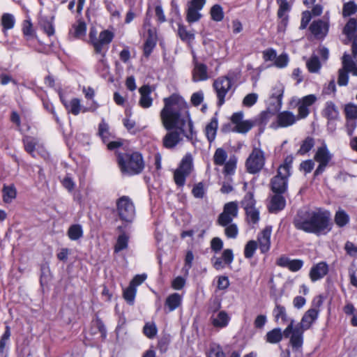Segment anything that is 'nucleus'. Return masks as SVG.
Returning <instances> with one entry per match:
<instances>
[{
  "label": "nucleus",
  "mask_w": 357,
  "mask_h": 357,
  "mask_svg": "<svg viewBox=\"0 0 357 357\" xmlns=\"http://www.w3.org/2000/svg\"><path fill=\"white\" fill-rule=\"evenodd\" d=\"M255 204L256 201L254 198V195L251 192H247L241 201V205L243 207L244 210L255 208Z\"/></svg>",
  "instance_id": "48"
},
{
  "label": "nucleus",
  "mask_w": 357,
  "mask_h": 357,
  "mask_svg": "<svg viewBox=\"0 0 357 357\" xmlns=\"http://www.w3.org/2000/svg\"><path fill=\"white\" fill-rule=\"evenodd\" d=\"M114 37V33L109 30L102 31L98 37L96 31L91 30L89 33L90 43L93 47L95 53L98 55L96 69L102 76L107 75L109 71L106 54L108 50V45L112 41Z\"/></svg>",
  "instance_id": "5"
},
{
  "label": "nucleus",
  "mask_w": 357,
  "mask_h": 357,
  "mask_svg": "<svg viewBox=\"0 0 357 357\" xmlns=\"http://www.w3.org/2000/svg\"><path fill=\"white\" fill-rule=\"evenodd\" d=\"M322 304L320 298H314L312 307L303 315L298 325L294 326L295 321L291 319L287 328L284 330L285 337H289V343L294 351H300L303 344L304 331L310 329L317 320L319 314V307Z\"/></svg>",
  "instance_id": "3"
},
{
  "label": "nucleus",
  "mask_w": 357,
  "mask_h": 357,
  "mask_svg": "<svg viewBox=\"0 0 357 357\" xmlns=\"http://www.w3.org/2000/svg\"><path fill=\"white\" fill-rule=\"evenodd\" d=\"M2 193L3 201L6 204L12 202V201L16 197L17 195L16 189L13 185H3Z\"/></svg>",
  "instance_id": "34"
},
{
  "label": "nucleus",
  "mask_w": 357,
  "mask_h": 357,
  "mask_svg": "<svg viewBox=\"0 0 357 357\" xmlns=\"http://www.w3.org/2000/svg\"><path fill=\"white\" fill-rule=\"evenodd\" d=\"M227 153L222 148H218L213 155V160L215 165L222 166L227 161Z\"/></svg>",
  "instance_id": "38"
},
{
  "label": "nucleus",
  "mask_w": 357,
  "mask_h": 357,
  "mask_svg": "<svg viewBox=\"0 0 357 357\" xmlns=\"http://www.w3.org/2000/svg\"><path fill=\"white\" fill-rule=\"evenodd\" d=\"M257 248V242L254 240L249 241L244 249V256L247 259H250L253 257Z\"/></svg>",
  "instance_id": "52"
},
{
  "label": "nucleus",
  "mask_w": 357,
  "mask_h": 357,
  "mask_svg": "<svg viewBox=\"0 0 357 357\" xmlns=\"http://www.w3.org/2000/svg\"><path fill=\"white\" fill-rule=\"evenodd\" d=\"M210 78L208 67L206 64L194 61V68L192 70V80L194 82L206 81Z\"/></svg>",
  "instance_id": "18"
},
{
  "label": "nucleus",
  "mask_w": 357,
  "mask_h": 357,
  "mask_svg": "<svg viewBox=\"0 0 357 357\" xmlns=\"http://www.w3.org/2000/svg\"><path fill=\"white\" fill-rule=\"evenodd\" d=\"M140 98L139 104L142 108H149L153 103V98L151 97L152 89L149 85H144L139 89Z\"/></svg>",
  "instance_id": "25"
},
{
  "label": "nucleus",
  "mask_w": 357,
  "mask_h": 357,
  "mask_svg": "<svg viewBox=\"0 0 357 357\" xmlns=\"http://www.w3.org/2000/svg\"><path fill=\"white\" fill-rule=\"evenodd\" d=\"M306 66L309 72L316 73L319 71L321 66L318 56H312L307 61Z\"/></svg>",
  "instance_id": "42"
},
{
  "label": "nucleus",
  "mask_w": 357,
  "mask_h": 357,
  "mask_svg": "<svg viewBox=\"0 0 357 357\" xmlns=\"http://www.w3.org/2000/svg\"><path fill=\"white\" fill-rule=\"evenodd\" d=\"M238 213V205L235 202L225 204L223 211L219 215L217 222L219 225H226L231 223L237 217Z\"/></svg>",
  "instance_id": "14"
},
{
  "label": "nucleus",
  "mask_w": 357,
  "mask_h": 357,
  "mask_svg": "<svg viewBox=\"0 0 357 357\" xmlns=\"http://www.w3.org/2000/svg\"><path fill=\"white\" fill-rule=\"evenodd\" d=\"M284 90V87L280 82L276 83L272 89L270 98L275 110H280L282 107Z\"/></svg>",
  "instance_id": "23"
},
{
  "label": "nucleus",
  "mask_w": 357,
  "mask_h": 357,
  "mask_svg": "<svg viewBox=\"0 0 357 357\" xmlns=\"http://www.w3.org/2000/svg\"><path fill=\"white\" fill-rule=\"evenodd\" d=\"M284 331H282L280 328H275L266 334L264 339L268 343L278 344L282 341Z\"/></svg>",
  "instance_id": "30"
},
{
  "label": "nucleus",
  "mask_w": 357,
  "mask_h": 357,
  "mask_svg": "<svg viewBox=\"0 0 357 357\" xmlns=\"http://www.w3.org/2000/svg\"><path fill=\"white\" fill-rule=\"evenodd\" d=\"M332 158L333 154L329 151L325 143H323L321 146L317 147L314 160L319 163V165L314 172V176H319L324 172Z\"/></svg>",
  "instance_id": "12"
},
{
  "label": "nucleus",
  "mask_w": 357,
  "mask_h": 357,
  "mask_svg": "<svg viewBox=\"0 0 357 357\" xmlns=\"http://www.w3.org/2000/svg\"><path fill=\"white\" fill-rule=\"evenodd\" d=\"M155 46V43L154 42L153 38L150 37L146 40V42L144 45V54L146 57L149 56Z\"/></svg>",
  "instance_id": "62"
},
{
  "label": "nucleus",
  "mask_w": 357,
  "mask_h": 357,
  "mask_svg": "<svg viewBox=\"0 0 357 357\" xmlns=\"http://www.w3.org/2000/svg\"><path fill=\"white\" fill-rule=\"evenodd\" d=\"M253 126L254 123L252 121L245 120L234 126V130L239 133H246L253 127Z\"/></svg>",
  "instance_id": "53"
},
{
  "label": "nucleus",
  "mask_w": 357,
  "mask_h": 357,
  "mask_svg": "<svg viewBox=\"0 0 357 357\" xmlns=\"http://www.w3.org/2000/svg\"><path fill=\"white\" fill-rule=\"evenodd\" d=\"M86 25L82 21H78L73 26V29L70 31V34H73L75 38H79L86 34Z\"/></svg>",
  "instance_id": "40"
},
{
  "label": "nucleus",
  "mask_w": 357,
  "mask_h": 357,
  "mask_svg": "<svg viewBox=\"0 0 357 357\" xmlns=\"http://www.w3.org/2000/svg\"><path fill=\"white\" fill-rule=\"evenodd\" d=\"M345 113L347 119H357V106L354 105H348L345 107Z\"/></svg>",
  "instance_id": "61"
},
{
  "label": "nucleus",
  "mask_w": 357,
  "mask_h": 357,
  "mask_svg": "<svg viewBox=\"0 0 357 357\" xmlns=\"http://www.w3.org/2000/svg\"><path fill=\"white\" fill-rule=\"evenodd\" d=\"M182 299V296L178 293L171 294L167 297L165 305L169 312H172L181 305Z\"/></svg>",
  "instance_id": "29"
},
{
  "label": "nucleus",
  "mask_w": 357,
  "mask_h": 357,
  "mask_svg": "<svg viewBox=\"0 0 357 357\" xmlns=\"http://www.w3.org/2000/svg\"><path fill=\"white\" fill-rule=\"evenodd\" d=\"M193 196L196 198H203L205 194L204 185L202 182L195 184L192 190Z\"/></svg>",
  "instance_id": "58"
},
{
  "label": "nucleus",
  "mask_w": 357,
  "mask_h": 357,
  "mask_svg": "<svg viewBox=\"0 0 357 357\" xmlns=\"http://www.w3.org/2000/svg\"><path fill=\"white\" fill-rule=\"evenodd\" d=\"M328 22L322 20L313 21L309 27L310 32L317 39L324 38L328 32Z\"/></svg>",
  "instance_id": "19"
},
{
  "label": "nucleus",
  "mask_w": 357,
  "mask_h": 357,
  "mask_svg": "<svg viewBox=\"0 0 357 357\" xmlns=\"http://www.w3.org/2000/svg\"><path fill=\"white\" fill-rule=\"evenodd\" d=\"M208 357H225V356L220 345L213 344L210 347Z\"/></svg>",
  "instance_id": "60"
},
{
  "label": "nucleus",
  "mask_w": 357,
  "mask_h": 357,
  "mask_svg": "<svg viewBox=\"0 0 357 357\" xmlns=\"http://www.w3.org/2000/svg\"><path fill=\"white\" fill-rule=\"evenodd\" d=\"M218 126V119L213 117L205 129L206 136L210 143L214 141Z\"/></svg>",
  "instance_id": "31"
},
{
  "label": "nucleus",
  "mask_w": 357,
  "mask_h": 357,
  "mask_svg": "<svg viewBox=\"0 0 357 357\" xmlns=\"http://www.w3.org/2000/svg\"><path fill=\"white\" fill-rule=\"evenodd\" d=\"M343 33L347 39L352 42V56L345 52L342 58V67L338 70L337 84L339 86H347L349 82V73L357 76V22L351 18L343 29Z\"/></svg>",
  "instance_id": "4"
},
{
  "label": "nucleus",
  "mask_w": 357,
  "mask_h": 357,
  "mask_svg": "<svg viewBox=\"0 0 357 357\" xmlns=\"http://www.w3.org/2000/svg\"><path fill=\"white\" fill-rule=\"evenodd\" d=\"M23 143L26 151H27L31 155H33L36 146L38 144L37 139L30 136H25L23 138Z\"/></svg>",
  "instance_id": "46"
},
{
  "label": "nucleus",
  "mask_w": 357,
  "mask_h": 357,
  "mask_svg": "<svg viewBox=\"0 0 357 357\" xmlns=\"http://www.w3.org/2000/svg\"><path fill=\"white\" fill-rule=\"evenodd\" d=\"M293 161V155H289L284 158L283 163L279 166L277 174L271 181V190L273 192L283 194L287 191L288 180L291 175Z\"/></svg>",
  "instance_id": "7"
},
{
  "label": "nucleus",
  "mask_w": 357,
  "mask_h": 357,
  "mask_svg": "<svg viewBox=\"0 0 357 357\" xmlns=\"http://www.w3.org/2000/svg\"><path fill=\"white\" fill-rule=\"evenodd\" d=\"M317 96L310 94L299 99L297 102L298 116L300 119H304L310 114V107L317 101Z\"/></svg>",
  "instance_id": "15"
},
{
  "label": "nucleus",
  "mask_w": 357,
  "mask_h": 357,
  "mask_svg": "<svg viewBox=\"0 0 357 357\" xmlns=\"http://www.w3.org/2000/svg\"><path fill=\"white\" fill-rule=\"evenodd\" d=\"M279 6L277 15L280 19V24L279 26L285 28L288 24L289 15L287 13L291 10V5L287 0H276Z\"/></svg>",
  "instance_id": "24"
},
{
  "label": "nucleus",
  "mask_w": 357,
  "mask_h": 357,
  "mask_svg": "<svg viewBox=\"0 0 357 357\" xmlns=\"http://www.w3.org/2000/svg\"><path fill=\"white\" fill-rule=\"evenodd\" d=\"M314 146V140L312 137H307L305 138L301 145L297 153L298 155H305L308 153Z\"/></svg>",
  "instance_id": "43"
},
{
  "label": "nucleus",
  "mask_w": 357,
  "mask_h": 357,
  "mask_svg": "<svg viewBox=\"0 0 357 357\" xmlns=\"http://www.w3.org/2000/svg\"><path fill=\"white\" fill-rule=\"evenodd\" d=\"M211 323L215 328H225L226 327L230 321V317L227 312L222 310L220 311L217 314H213L211 317Z\"/></svg>",
  "instance_id": "27"
},
{
  "label": "nucleus",
  "mask_w": 357,
  "mask_h": 357,
  "mask_svg": "<svg viewBox=\"0 0 357 357\" xmlns=\"http://www.w3.org/2000/svg\"><path fill=\"white\" fill-rule=\"evenodd\" d=\"M276 264L280 267L287 268L292 272H296L302 268L304 262L302 259H291L286 256H282L278 259Z\"/></svg>",
  "instance_id": "21"
},
{
  "label": "nucleus",
  "mask_w": 357,
  "mask_h": 357,
  "mask_svg": "<svg viewBox=\"0 0 357 357\" xmlns=\"http://www.w3.org/2000/svg\"><path fill=\"white\" fill-rule=\"evenodd\" d=\"M211 19L215 22H221L224 18L222 7L219 4L213 6L210 10Z\"/></svg>",
  "instance_id": "45"
},
{
  "label": "nucleus",
  "mask_w": 357,
  "mask_h": 357,
  "mask_svg": "<svg viewBox=\"0 0 357 357\" xmlns=\"http://www.w3.org/2000/svg\"><path fill=\"white\" fill-rule=\"evenodd\" d=\"M192 157L190 153H187L182 159L179 167L174 174V181L178 186L184 185L186 177L192 170Z\"/></svg>",
  "instance_id": "11"
},
{
  "label": "nucleus",
  "mask_w": 357,
  "mask_h": 357,
  "mask_svg": "<svg viewBox=\"0 0 357 357\" xmlns=\"http://www.w3.org/2000/svg\"><path fill=\"white\" fill-rule=\"evenodd\" d=\"M343 312L347 315H352L351 324L354 326H357V310L351 303H347L343 307Z\"/></svg>",
  "instance_id": "44"
},
{
  "label": "nucleus",
  "mask_w": 357,
  "mask_h": 357,
  "mask_svg": "<svg viewBox=\"0 0 357 357\" xmlns=\"http://www.w3.org/2000/svg\"><path fill=\"white\" fill-rule=\"evenodd\" d=\"M301 119L298 115H295L289 111H283L278 114L276 117L277 128H287L296 123Z\"/></svg>",
  "instance_id": "17"
},
{
  "label": "nucleus",
  "mask_w": 357,
  "mask_h": 357,
  "mask_svg": "<svg viewBox=\"0 0 357 357\" xmlns=\"http://www.w3.org/2000/svg\"><path fill=\"white\" fill-rule=\"evenodd\" d=\"M163 101L160 119L162 126L169 131L163 137V146L166 149L174 148L182 140L181 134L193 139L195 132L185 101L175 94L165 98Z\"/></svg>",
  "instance_id": "1"
},
{
  "label": "nucleus",
  "mask_w": 357,
  "mask_h": 357,
  "mask_svg": "<svg viewBox=\"0 0 357 357\" xmlns=\"http://www.w3.org/2000/svg\"><path fill=\"white\" fill-rule=\"evenodd\" d=\"M323 115L328 120V129L331 131H334L335 126L332 121L337 120L339 117V110L337 107L332 101L326 102L323 110Z\"/></svg>",
  "instance_id": "16"
},
{
  "label": "nucleus",
  "mask_w": 357,
  "mask_h": 357,
  "mask_svg": "<svg viewBox=\"0 0 357 357\" xmlns=\"http://www.w3.org/2000/svg\"><path fill=\"white\" fill-rule=\"evenodd\" d=\"M258 95L255 93H249L243 100V105L250 107L253 106L257 101Z\"/></svg>",
  "instance_id": "59"
},
{
  "label": "nucleus",
  "mask_w": 357,
  "mask_h": 357,
  "mask_svg": "<svg viewBox=\"0 0 357 357\" xmlns=\"http://www.w3.org/2000/svg\"><path fill=\"white\" fill-rule=\"evenodd\" d=\"M143 332L148 338H153L158 332L155 324L154 322H147L144 326Z\"/></svg>",
  "instance_id": "54"
},
{
  "label": "nucleus",
  "mask_w": 357,
  "mask_h": 357,
  "mask_svg": "<svg viewBox=\"0 0 357 357\" xmlns=\"http://www.w3.org/2000/svg\"><path fill=\"white\" fill-rule=\"evenodd\" d=\"M357 12V6L352 1L345 3L343 6L342 15L344 17L350 16Z\"/></svg>",
  "instance_id": "57"
},
{
  "label": "nucleus",
  "mask_w": 357,
  "mask_h": 357,
  "mask_svg": "<svg viewBox=\"0 0 357 357\" xmlns=\"http://www.w3.org/2000/svg\"><path fill=\"white\" fill-rule=\"evenodd\" d=\"M39 24L47 36H51L54 34V27L52 19H49L46 17H41L39 21Z\"/></svg>",
  "instance_id": "37"
},
{
  "label": "nucleus",
  "mask_w": 357,
  "mask_h": 357,
  "mask_svg": "<svg viewBox=\"0 0 357 357\" xmlns=\"http://www.w3.org/2000/svg\"><path fill=\"white\" fill-rule=\"evenodd\" d=\"M221 227H224L225 229V234L229 238H236L238 234V229L236 224L229 223L226 225H220Z\"/></svg>",
  "instance_id": "49"
},
{
  "label": "nucleus",
  "mask_w": 357,
  "mask_h": 357,
  "mask_svg": "<svg viewBox=\"0 0 357 357\" xmlns=\"http://www.w3.org/2000/svg\"><path fill=\"white\" fill-rule=\"evenodd\" d=\"M202 16V15L199 13V10L188 6L186 15V20L188 22L194 23L198 22L201 19Z\"/></svg>",
  "instance_id": "51"
},
{
  "label": "nucleus",
  "mask_w": 357,
  "mask_h": 357,
  "mask_svg": "<svg viewBox=\"0 0 357 357\" xmlns=\"http://www.w3.org/2000/svg\"><path fill=\"white\" fill-rule=\"evenodd\" d=\"M273 314L275 321L278 323L284 324L288 321L290 322L291 319H289L286 308L283 305L276 303L273 310Z\"/></svg>",
  "instance_id": "28"
},
{
  "label": "nucleus",
  "mask_w": 357,
  "mask_h": 357,
  "mask_svg": "<svg viewBox=\"0 0 357 357\" xmlns=\"http://www.w3.org/2000/svg\"><path fill=\"white\" fill-rule=\"evenodd\" d=\"M117 162L121 172L124 175L139 174L144 168L143 157L139 152L119 153Z\"/></svg>",
  "instance_id": "6"
},
{
  "label": "nucleus",
  "mask_w": 357,
  "mask_h": 357,
  "mask_svg": "<svg viewBox=\"0 0 357 357\" xmlns=\"http://www.w3.org/2000/svg\"><path fill=\"white\" fill-rule=\"evenodd\" d=\"M61 183L63 186L68 190L69 192H71L74 190L75 183L73 181L72 177L67 174L61 181Z\"/></svg>",
  "instance_id": "64"
},
{
  "label": "nucleus",
  "mask_w": 357,
  "mask_h": 357,
  "mask_svg": "<svg viewBox=\"0 0 357 357\" xmlns=\"http://www.w3.org/2000/svg\"><path fill=\"white\" fill-rule=\"evenodd\" d=\"M237 158L235 155L231 156L227 161L225 162L223 172L227 175L234 174L236 169Z\"/></svg>",
  "instance_id": "41"
},
{
  "label": "nucleus",
  "mask_w": 357,
  "mask_h": 357,
  "mask_svg": "<svg viewBox=\"0 0 357 357\" xmlns=\"http://www.w3.org/2000/svg\"><path fill=\"white\" fill-rule=\"evenodd\" d=\"M286 200L282 194H277L272 196L268 205V210L271 213H278L284 208Z\"/></svg>",
  "instance_id": "26"
},
{
  "label": "nucleus",
  "mask_w": 357,
  "mask_h": 357,
  "mask_svg": "<svg viewBox=\"0 0 357 357\" xmlns=\"http://www.w3.org/2000/svg\"><path fill=\"white\" fill-rule=\"evenodd\" d=\"M0 24L3 27V31L5 33L7 30L14 27L15 19L13 15L10 13H3L1 17Z\"/></svg>",
  "instance_id": "35"
},
{
  "label": "nucleus",
  "mask_w": 357,
  "mask_h": 357,
  "mask_svg": "<svg viewBox=\"0 0 357 357\" xmlns=\"http://www.w3.org/2000/svg\"><path fill=\"white\" fill-rule=\"evenodd\" d=\"M61 99L68 112L75 116H77L81 112H94L98 107V105L96 101H93V103L89 106L84 107L81 105V100L79 98H74L68 102L62 98Z\"/></svg>",
  "instance_id": "13"
},
{
  "label": "nucleus",
  "mask_w": 357,
  "mask_h": 357,
  "mask_svg": "<svg viewBox=\"0 0 357 357\" xmlns=\"http://www.w3.org/2000/svg\"><path fill=\"white\" fill-rule=\"evenodd\" d=\"M328 265L325 261H321L311 268L309 276L312 282H314L322 279L328 273Z\"/></svg>",
  "instance_id": "22"
},
{
  "label": "nucleus",
  "mask_w": 357,
  "mask_h": 357,
  "mask_svg": "<svg viewBox=\"0 0 357 357\" xmlns=\"http://www.w3.org/2000/svg\"><path fill=\"white\" fill-rule=\"evenodd\" d=\"M128 236L125 234L119 235L114 246V252H119L128 248Z\"/></svg>",
  "instance_id": "47"
},
{
  "label": "nucleus",
  "mask_w": 357,
  "mask_h": 357,
  "mask_svg": "<svg viewBox=\"0 0 357 357\" xmlns=\"http://www.w3.org/2000/svg\"><path fill=\"white\" fill-rule=\"evenodd\" d=\"M265 162V153L261 149L255 147L245 161L246 169L250 174H257L263 169Z\"/></svg>",
  "instance_id": "9"
},
{
  "label": "nucleus",
  "mask_w": 357,
  "mask_h": 357,
  "mask_svg": "<svg viewBox=\"0 0 357 357\" xmlns=\"http://www.w3.org/2000/svg\"><path fill=\"white\" fill-rule=\"evenodd\" d=\"M289 63V56L287 53H282L276 56L274 65L279 68H283L287 66Z\"/></svg>",
  "instance_id": "56"
},
{
  "label": "nucleus",
  "mask_w": 357,
  "mask_h": 357,
  "mask_svg": "<svg viewBox=\"0 0 357 357\" xmlns=\"http://www.w3.org/2000/svg\"><path fill=\"white\" fill-rule=\"evenodd\" d=\"M271 232L272 227L267 226L258 234L257 242L261 253H266L270 250Z\"/></svg>",
  "instance_id": "20"
},
{
  "label": "nucleus",
  "mask_w": 357,
  "mask_h": 357,
  "mask_svg": "<svg viewBox=\"0 0 357 357\" xmlns=\"http://www.w3.org/2000/svg\"><path fill=\"white\" fill-rule=\"evenodd\" d=\"M177 34L181 40L184 42H191L195 39V35L190 31H188L185 26L181 23H178Z\"/></svg>",
  "instance_id": "36"
},
{
  "label": "nucleus",
  "mask_w": 357,
  "mask_h": 357,
  "mask_svg": "<svg viewBox=\"0 0 357 357\" xmlns=\"http://www.w3.org/2000/svg\"><path fill=\"white\" fill-rule=\"evenodd\" d=\"M137 289L129 285L124 289L123 296L126 302L130 305H133L136 296Z\"/></svg>",
  "instance_id": "50"
},
{
  "label": "nucleus",
  "mask_w": 357,
  "mask_h": 357,
  "mask_svg": "<svg viewBox=\"0 0 357 357\" xmlns=\"http://www.w3.org/2000/svg\"><path fill=\"white\" fill-rule=\"evenodd\" d=\"M116 208L120 219L131 222L135 217V207L132 199L128 196H122L116 201Z\"/></svg>",
  "instance_id": "8"
},
{
  "label": "nucleus",
  "mask_w": 357,
  "mask_h": 357,
  "mask_svg": "<svg viewBox=\"0 0 357 357\" xmlns=\"http://www.w3.org/2000/svg\"><path fill=\"white\" fill-rule=\"evenodd\" d=\"M83 236V229L80 225H71L68 230V236L72 241H77Z\"/></svg>",
  "instance_id": "39"
},
{
  "label": "nucleus",
  "mask_w": 357,
  "mask_h": 357,
  "mask_svg": "<svg viewBox=\"0 0 357 357\" xmlns=\"http://www.w3.org/2000/svg\"><path fill=\"white\" fill-rule=\"evenodd\" d=\"M204 100V92L199 91L193 93L190 98V101L194 106H199Z\"/></svg>",
  "instance_id": "63"
},
{
  "label": "nucleus",
  "mask_w": 357,
  "mask_h": 357,
  "mask_svg": "<svg viewBox=\"0 0 357 357\" xmlns=\"http://www.w3.org/2000/svg\"><path fill=\"white\" fill-rule=\"evenodd\" d=\"M349 220L350 217L345 211L340 208L336 211L334 217V221L337 227H345L349 222Z\"/></svg>",
  "instance_id": "33"
},
{
  "label": "nucleus",
  "mask_w": 357,
  "mask_h": 357,
  "mask_svg": "<svg viewBox=\"0 0 357 357\" xmlns=\"http://www.w3.org/2000/svg\"><path fill=\"white\" fill-rule=\"evenodd\" d=\"M245 211L247 215V218L250 223L257 224L259 222V211L256 207Z\"/></svg>",
  "instance_id": "55"
},
{
  "label": "nucleus",
  "mask_w": 357,
  "mask_h": 357,
  "mask_svg": "<svg viewBox=\"0 0 357 357\" xmlns=\"http://www.w3.org/2000/svg\"><path fill=\"white\" fill-rule=\"evenodd\" d=\"M232 86V80L228 76L219 77L214 80L213 88L218 99L217 105L221 107L225 102V98Z\"/></svg>",
  "instance_id": "10"
},
{
  "label": "nucleus",
  "mask_w": 357,
  "mask_h": 357,
  "mask_svg": "<svg viewBox=\"0 0 357 357\" xmlns=\"http://www.w3.org/2000/svg\"><path fill=\"white\" fill-rule=\"evenodd\" d=\"M331 213L321 207L302 209L294 217L296 229L317 236L324 235L331 230Z\"/></svg>",
  "instance_id": "2"
},
{
  "label": "nucleus",
  "mask_w": 357,
  "mask_h": 357,
  "mask_svg": "<svg viewBox=\"0 0 357 357\" xmlns=\"http://www.w3.org/2000/svg\"><path fill=\"white\" fill-rule=\"evenodd\" d=\"M98 134L105 144L114 137L112 132L109 131V125L105 122L104 119L101 121L98 126Z\"/></svg>",
  "instance_id": "32"
}]
</instances>
